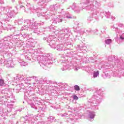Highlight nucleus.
<instances>
[{
  "mask_svg": "<svg viewBox=\"0 0 124 124\" xmlns=\"http://www.w3.org/2000/svg\"><path fill=\"white\" fill-rule=\"evenodd\" d=\"M111 40L108 39L106 41V44H107V45H109L110 44H111Z\"/></svg>",
  "mask_w": 124,
  "mask_h": 124,
  "instance_id": "20e7f679",
  "label": "nucleus"
},
{
  "mask_svg": "<svg viewBox=\"0 0 124 124\" xmlns=\"http://www.w3.org/2000/svg\"><path fill=\"white\" fill-rule=\"evenodd\" d=\"M74 99H76V100H78V96L77 95H74L73 96Z\"/></svg>",
  "mask_w": 124,
  "mask_h": 124,
  "instance_id": "39448f33",
  "label": "nucleus"
},
{
  "mask_svg": "<svg viewBox=\"0 0 124 124\" xmlns=\"http://www.w3.org/2000/svg\"><path fill=\"white\" fill-rule=\"evenodd\" d=\"M74 89L76 90V91H80V87L78 86V85H76L74 86Z\"/></svg>",
  "mask_w": 124,
  "mask_h": 124,
  "instance_id": "7ed1b4c3",
  "label": "nucleus"
},
{
  "mask_svg": "<svg viewBox=\"0 0 124 124\" xmlns=\"http://www.w3.org/2000/svg\"><path fill=\"white\" fill-rule=\"evenodd\" d=\"M99 71L97 70V71H94V73H93V77L95 78V77H97L98 75H99Z\"/></svg>",
  "mask_w": 124,
  "mask_h": 124,
  "instance_id": "f257e3e1",
  "label": "nucleus"
},
{
  "mask_svg": "<svg viewBox=\"0 0 124 124\" xmlns=\"http://www.w3.org/2000/svg\"><path fill=\"white\" fill-rule=\"evenodd\" d=\"M120 39H121V40H124V38H123V37H122V36H120Z\"/></svg>",
  "mask_w": 124,
  "mask_h": 124,
  "instance_id": "423d86ee",
  "label": "nucleus"
},
{
  "mask_svg": "<svg viewBox=\"0 0 124 124\" xmlns=\"http://www.w3.org/2000/svg\"><path fill=\"white\" fill-rule=\"evenodd\" d=\"M4 84V80L3 79H0V86H3Z\"/></svg>",
  "mask_w": 124,
  "mask_h": 124,
  "instance_id": "f03ea898",
  "label": "nucleus"
}]
</instances>
